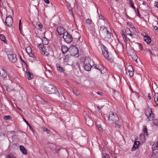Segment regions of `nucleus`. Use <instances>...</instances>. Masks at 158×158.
<instances>
[{"mask_svg":"<svg viewBox=\"0 0 158 158\" xmlns=\"http://www.w3.org/2000/svg\"><path fill=\"white\" fill-rule=\"evenodd\" d=\"M93 66L96 69L100 70V69H101V66L97 65L96 64H94Z\"/></svg>","mask_w":158,"mask_h":158,"instance_id":"nucleus-39","label":"nucleus"},{"mask_svg":"<svg viewBox=\"0 0 158 158\" xmlns=\"http://www.w3.org/2000/svg\"><path fill=\"white\" fill-rule=\"evenodd\" d=\"M5 23L8 27L11 26L12 24L13 21L11 16H9L6 17Z\"/></svg>","mask_w":158,"mask_h":158,"instance_id":"nucleus-10","label":"nucleus"},{"mask_svg":"<svg viewBox=\"0 0 158 158\" xmlns=\"http://www.w3.org/2000/svg\"><path fill=\"white\" fill-rule=\"evenodd\" d=\"M46 132L48 134H49L50 133V131L47 129Z\"/></svg>","mask_w":158,"mask_h":158,"instance_id":"nucleus-58","label":"nucleus"},{"mask_svg":"<svg viewBox=\"0 0 158 158\" xmlns=\"http://www.w3.org/2000/svg\"><path fill=\"white\" fill-rule=\"evenodd\" d=\"M97 94L99 95L102 96V92H97Z\"/></svg>","mask_w":158,"mask_h":158,"instance_id":"nucleus-50","label":"nucleus"},{"mask_svg":"<svg viewBox=\"0 0 158 158\" xmlns=\"http://www.w3.org/2000/svg\"><path fill=\"white\" fill-rule=\"evenodd\" d=\"M104 105H102L101 106H97V108L100 110H101V109H102L103 106H104Z\"/></svg>","mask_w":158,"mask_h":158,"instance_id":"nucleus-47","label":"nucleus"},{"mask_svg":"<svg viewBox=\"0 0 158 158\" xmlns=\"http://www.w3.org/2000/svg\"><path fill=\"white\" fill-rule=\"evenodd\" d=\"M97 127L98 128V130L101 132H102L103 131V129L102 128V127L101 124H98L97 125Z\"/></svg>","mask_w":158,"mask_h":158,"instance_id":"nucleus-33","label":"nucleus"},{"mask_svg":"<svg viewBox=\"0 0 158 158\" xmlns=\"http://www.w3.org/2000/svg\"><path fill=\"white\" fill-rule=\"evenodd\" d=\"M41 129L43 131L45 132L47 131V128L44 127H41Z\"/></svg>","mask_w":158,"mask_h":158,"instance_id":"nucleus-45","label":"nucleus"},{"mask_svg":"<svg viewBox=\"0 0 158 158\" xmlns=\"http://www.w3.org/2000/svg\"><path fill=\"white\" fill-rule=\"evenodd\" d=\"M126 32L127 35H130L132 38L133 37V35L131 33V32L129 28H126Z\"/></svg>","mask_w":158,"mask_h":158,"instance_id":"nucleus-27","label":"nucleus"},{"mask_svg":"<svg viewBox=\"0 0 158 158\" xmlns=\"http://www.w3.org/2000/svg\"><path fill=\"white\" fill-rule=\"evenodd\" d=\"M102 54L103 56L107 60H110V59L109 56L108 51L106 50V48L103 47L102 48Z\"/></svg>","mask_w":158,"mask_h":158,"instance_id":"nucleus-11","label":"nucleus"},{"mask_svg":"<svg viewBox=\"0 0 158 158\" xmlns=\"http://www.w3.org/2000/svg\"><path fill=\"white\" fill-rule=\"evenodd\" d=\"M61 50L63 54L66 53L69 50L68 48L65 45H63L61 46Z\"/></svg>","mask_w":158,"mask_h":158,"instance_id":"nucleus-18","label":"nucleus"},{"mask_svg":"<svg viewBox=\"0 0 158 158\" xmlns=\"http://www.w3.org/2000/svg\"><path fill=\"white\" fill-rule=\"evenodd\" d=\"M68 9L70 11V14L73 17H74V14L73 12V11L72 10V9L71 8L70 6V5L69 4V6H68Z\"/></svg>","mask_w":158,"mask_h":158,"instance_id":"nucleus-30","label":"nucleus"},{"mask_svg":"<svg viewBox=\"0 0 158 158\" xmlns=\"http://www.w3.org/2000/svg\"><path fill=\"white\" fill-rule=\"evenodd\" d=\"M23 120L24 121L26 122V123H27V125H29V124L24 119H23Z\"/></svg>","mask_w":158,"mask_h":158,"instance_id":"nucleus-57","label":"nucleus"},{"mask_svg":"<svg viewBox=\"0 0 158 158\" xmlns=\"http://www.w3.org/2000/svg\"><path fill=\"white\" fill-rule=\"evenodd\" d=\"M26 50L28 54L29 53H31V47L29 46L26 48Z\"/></svg>","mask_w":158,"mask_h":158,"instance_id":"nucleus-31","label":"nucleus"},{"mask_svg":"<svg viewBox=\"0 0 158 158\" xmlns=\"http://www.w3.org/2000/svg\"><path fill=\"white\" fill-rule=\"evenodd\" d=\"M102 158H110L108 154L106 153H104L103 154Z\"/></svg>","mask_w":158,"mask_h":158,"instance_id":"nucleus-41","label":"nucleus"},{"mask_svg":"<svg viewBox=\"0 0 158 158\" xmlns=\"http://www.w3.org/2000/svg\"><path fill=\"white\" fill-rule=\"evenodd\" d=\"M147 51H148V52L150 54H152V52L150 50V49H148V50H147Z\"/></svg>","mask_w":158,"mask_h":158,"instance_id":"nucleus-56","label":"nucleus"},{"mask_svg":"<svg viewBox=\"0 0 158 158\" xmlns=\"http://www.w3.org/2000/svg\"><path fill=\"white\" fill-rule=\"evenodd\" d=\"M65 32L64 31V29L63 28L60 27V34H64V33H65Z\"/></svg>","mask_w":158,"mask_h":158,"instance_id":"nucleus-32","label":"nucleus"},{"mask_svg":"<svg viewBox=\"0 0 158 158\" xmlns=\"http://www.w3.org/2000/svg\"><path fill=\"white\" fill-rule=\"evenodd\" d=\"M99 33L102 38L105 40H108L111 38V33L105 26H102L100 27Z\"/></svg>","mask_w":158,"mask_h":158,"instance_id":"nucleus-1","label":"nucleus"},{"mask_svg":"<svg viewBox=\"0 0 158 158\" xmlns=\"http://www.w3.org/2000/svg\"><path fill=\"white\" fill-rule=\"evenodd\" d=\"M26 73L27 74V78L28 80H31L33 77V75L29 71L27 70Z\"/></svg>","mask_w":158,"mask_h":158,"instance_id":"nucleus-22","label":"nucleus"},{"mask_svg":"<svg viewBox=\"0 0 158 158\" xmlns=\"http://www.w3.org/2000/svg\"><path fill=\"white\" fill-rule=\"evenodd\" d=\"M127 70L129 73V75L130 76L132 77L134 74L133 69L131 66H129L127 67Z\"/></svg>","mask_w":158,"mask_h":158,"instance_id":"nucleus-15","label":"nucleus"},{"mask_svg":"<svg viewBox=\"0 0 158 158\" xmlns=\"http://www.w3.org/2000/svg\"><path fill=\"white\" fill-rule=\"evenodd\" d=\"M152 121L153 124L155 126L158 127V119H154L153 118V120Z\"/></svg>","mask_w":158,"mask_h":158,"instance_id":"nucleus-29","label":"nucleus"},{"mask_svg":"<svg viewBox=\"0 0 158 158\" xmlns=\"http://www.w3.org/2000/svg\"><path fill=\"white\" fill-rule=\"evenodd\" d=\"M0 39L2 41H3L4 43H6V41L5 37L3 35L0 34Z\"/></svg>","mask_w":158,"mask_h":158,"instance_id":"nucleus-28","label":"nucleus"},{"mask_svg":"<svg viewBox=\"0 0 158 158\" xmlns=\"http://www.w3.org/2000/svg\"><path fill=\"white\" fill-rule=\"evenodd\" d=\"M56 31H57V32H58V33L59 34V31H58V27H57V29H56Z\"/></svg>","mask_w":158,"mask_h":158,"instance_id":"nucleus-64","label":"nucleus"},{"mask_svg":"<svg viewBox=\"0 0 158 158\" xmlns=\"http://www.w3.org/2000/svg\"><path fill=\"white\" fill-rule=\"evenodd\" d=\"M63 71H64L62 67H60V72H63Z\"/></svg>","mask_w":158,"mask_h":158,"instance_id":"nucleus-53","label":"nucleus"},{"mask_svg":"<svg viewBox=\"0 0 158 158\" xmlns=\"http://www.w3.org/2000/svg\"><path fill=\"white\" fill-rule=\"evenodd\" d=\"M154 99L155 103L158 105V93L155 94L154 96Z\"/></svg>","mask_w":158,"mask_h":158,"instance_id":"nucleus-26","label":"nucleus"},{"mask_svg":"<svg viewBox=\"0 0 158 158\" xmlns=\"http://www.w3.org/2000/svg\"><path fill=\"white\" fill-rule=\"evenodd\" d=\"M43 44H40L39 45V48L40 50L42 51V54L46 56H47L49 53L48 51V48H46V47H44V45H47L48 44V41L45 38H43L42 39Z\"/></svg>","mask_w":158,"mask_h":158,"instance_id":"nucleus-2","label":"nucleus"},{"mask_svg":"<svg viewBox=\"0 0 158 158\" xmlns=\"http://www.w3.org/2000/svg\"><path fill=\"white\" fill-rule=\"evenodd\" d=\"M152 148L153 151L156 150L158 151V138L154 142Z\"/></svg>","mask_w":158,"mask_h":158,"instance_id":"nucleus-13","label":"nucleus"},{"mask_svg":"<svg viewBox=\"0 0 158 158\" xmlns=\"http://www.w3.org/2000/svg\"><path fill=\"white\" fill-rule=\"evenodd\" d=\"M3 118L5 120H6L8 119H10L11 118L10 116L7 115L6 116H4Z\"/></svg>","mask_w":158,"mask_h":158,"instance_id":"nucleus-36","label":"nucleus"},{"mask_svg":"<svg viewBox=\"0 0 158 158\" xmlns=\"http://www.w3.org/2000/svg\"><path fill=\"white\" fill-rule=\"evenodd\" d=\"M145 114L149 121L153 120L154 118V114L152 112V109L149 107H147L145 110Z\"/></svg>","mask_w":158,"mask_h":158,"instance_id":"nucleus-5","label":"nucleus"},{"mask_svg":"<svg viewBox=\"0 0 158 158\" xmlns=\"http://www.w3.org/2000/svg\"><path fill=\"white\" fill-rule=\"evenodd\" d=\"M116 48L117 50L119 52H122L123 51V47L121 43H119L117 45Z\"/></svg>","mask_w":158,"mask_h":158,"instance_id":"nucleus-20","label":"nucleus"},{"mask_svg":"<svg viewBox=\"0 0 158 158\" xmlns=\"http://www.w3.org/2000/svg\"><path fill=\"white\" fill-rule=\"evenodd\" d=\"M130 4L132 7L134 9H135V7L133 4V2H131Z\"/></svg>","mask_w":158,"mask_h":158,"instance_id":"nucleus-49","label":"nucleus"},{"mask_svg":"<svg viewBox=\"0 0 158 158\" xmlns=\"http://www.w3.org/2000/svg\"><path fill=\"white\" fill-rule=\"evenodd\" d=\"M138 45L139 46V48H142V46L139 43H138Z\"/></svg>","mask_w":158,"mask_h":158,"instance_id":"nucleus-63","label":"nucleus"},{"mask_svg":"<svg viewBox=\"0 0 158 158\" xmlns=\"http://www.w3.org/2000/svg\"><path fill=\"white\" fill-rule=\"evenodd\" d=\"M69 50L71 52V54L75 56L78 53V50L77 48L75 46L71 47L69 49Z\"/></svg>","mask_w":158,"mask_h":158,"instance_id":"nucleus-8","label":"nucleus"},{"mask_svg":"<svg viewBox=\"0 0 158 158\" xmlns=\"http://www.w3.org/2000/svg\"><path fill=\"white\" fill-rule=\"evenodd\" d=\"M155 6L156 7H158V1L156 2Z\"/></svg>","mask_w":158,"mask_h":158,"instance_id":"nucleus-59","label":"nucleus"},{"mask_svg":"<svg viewBox=\"0 0 158 158\" xmlns=\"http://www.w3.org/2000/svg\"><path fill=\"white\" fill-rule=\"evenodd\" d=\"M109 119L115 122L118 120V118L116 114H114L113 112L110 113L109 117Z\"/></svg>","mask_w":158,"mask_h":158,"instance_id":"nucleus-9","label":"nucleus"},{"mask_svg":"<svg viewBox=\"0 0 158 158\" xmlns=\"http://www.w3.org/2000/svg\"><path fill=\"white\" fill-rule=\"evenodd\" d=\"M56 67L57 68H58L57 69L58 70H59V69H58L59 68V65L58 64H56Z\"/></svg>","mask_w":158,"mask_h":158,"instance_id":"nucleus-61","label":"nucleus"},{"mask_svg":"<svg viewBox=\"0 0 158 158\" xmlns=\"http://www.w3.org/2000/svg\"><path fill=\"white\" fill-rule=\"evenodd\" d=\"M46 92L49 94H58V91L56 88L52 85H48L45 88Z\"/></svg>","mask_w":158,"mask_h":158,"instance_id":"nucleus-3","label":"nucleus"},{"mask_svg":"<svg viewBox=\"0 0 158 158\" xmlns=\"http://www.w3.org/2000/svg\"><path fill=\"white\" fill-rule=\"evenodd\" d=\"M123 38V39L125 43H127V40L126 35H123V36H122Z\"/></svg>","mask_w":158,"mask_h":158,"instance_id":"nucleus-42","label":"nucleus"},{"mask_svg":"<svg viewBox=\"0 0 158 158\" xmlns=\"http://www.w3.org/2000/svg\"><path fill=\"white\" fill-rule=\"evenodd\" d=\"M20 151L24 155H26L27 153V150L23 145H20L19 146Z\"/></svg>","mask_w":158,"mask_h":158,"instance_id":"nucleus-17","label":"nucleus"},{"mask_svg":"<svg viewBox=\"0 0 158 158\" xmlns=\"http://www.w3.org/2000/svg\"><path fill=\"white\" fill-rule=\"evenodd\" d=\"M85 118L86 120V122L87 125L89 126H91L93 124V121L90 118L88 115H86L85 116Z\"/></svg>","mask_w":158,"mask_h":158,"instance_id":"nucleus-12","label":"nucleus"},{"mask_svg":"<svg viewBox=\"0 0 158 158\" xmlns=\"http://www.w3.org/2000/svg\"><path fill=\"white\" fill-rule=\"evenodd\" d=\"M148 135L147 129L146 127L143 126V132L139 136V139L140 142L143 143L146 140V137Z\"/></svg>","mask_w":158,"mask_h":158,"instance_id":"nucleus-4","label":"nucleus"},{"mask_svg":"<svg viewBox=\"0 0 158 158\" xmlns=\"http://www.w3.org/2000/svg\"><path fill=\"white\" fill-rule=\"evenodd\" d=\"M7 158H15L12 155H9L7 156Z\"/></svg>","mask_w":158,"mask_h":158,"instance_id":"nucleus-46","label":"nucleus"},{"mask_svg":"<svg viewBox=\"0 0 158 158\" xmlns=\"http://www.w3.org/2000/svg\"><path fill=\"white\" fill-rule=\"evenodd\" d=\"M0 76L2 78H4L6 76V73L4 69L0 68Z\"/></svg>","mask_w":158,"mask_h":158,"instance_id":"nucleus-16","label":"nucleus"},{"mask_svg":"<svg viewBox=\"0 0 158 158\" xmlns=\"http://www.w3.org/2000/svg\"><path fill=\"white\" fill-rule=\"evenodd\" d=\"M100 70L101 71V73L102 74L104 73L105 72H106V69H102L101 70Z\"/></svg>","mask_w":158,"mask_h":158,"instance_id":"nucleus-48","label":"nucleus"},{"mask_svg":"<svg viewBox=\"0 0 158 158\" xmlns=\"http://www.w3.org/2000/svg\"><path fill=\"white\" fill-rule=\"evenodd\" d=\"M91 66H92L91 64H85L84 65V69L88 71L90 69Z\"/></svg>","mask_w":158,"mask_h":158,"instance_id":"nucleus-24","label":"nucleus"},{"mask_svg":"<svg viewBox=\"0 0 158 158\" xmlns=\"http://www.w3.org/2000/svg\"><path fill=\"white\" fill-rule=\"evenodd\" d=\"M45 74L47 77L49 78L52 76V74L51 71L49 70H46Z\"/></svg>","mask_w":158,"mask_h":158,"instance_id":"nucleus-21","label":"nucleus"},{"mask_svg":"<svg viewBox=\"0 0 158 158\" xmlns=\"http://www.w3.org/2000/svg\"><path fill=\"white\" fill-rule=\"evenodd\" d=\"M37 24H38L37 25H38V26L39 27V28H38L40 30V31H41L42 30L41 28L43 27V26H42V24L39 23H38Z\"/></svg>","mask_w":158,"mask_h":158,"instance_id":"nucleus-40","label":"nucleus"},{"mask_svg":"<svg viewBox=\"0 0 158 158\" xmlns=\"http://www.w3.org/2000/svg\"><path fill=\"white\" fill-rule=\"evenodd\" d=\"M142 35L143 36V39L144 41L148 44H150L151 41V39L149 36L147 35H144L142 34Z\"/></svg>","mask_w":158,"mask_h":158,"instance_id":"nucleus-14","label":"nucleus"},{"mask_svg":"<svg viewBox=\"0 0 158 158\" xmlns=\"http://www.w3.org/2000/svg\"><path fill=\"white\" fill-rule=\"evenodd\" d=\"M8 58L12 63H15L17 60V58L15 54L13 53H11L8 55Z\"/></svg>","mask_w":158,"mask_h":158,"instance_id":"nucleus-7","label":"nucleus"},{"mask_svg":"<svg viewBox=\"0 0 158 158\" xmlns=\"http://www.w3.org/2000/svg\"><path fill=\"white\" fill-rule=\"evenodd\" d=\"M89 29L90 30H91V31H93L94 30V27H93V26H92V27H91Z\"/></svg>","mask_w":158,"mask_h":158,"instance_id":"nucleus-54","label":"nucleus"},{"mask_svg":"<svg viewBox=\"0 0 158 158\" xmlns=\"http://www.w3.org/2000/svg\"><path fill=\"white\" fill-rule=\"evenodd\" d=\"M28 54L29 55V56L31 57H33V54L31 52V53H29Z\"/></svg>","mask_w":158,"mask_h":158,"instance_id":"nucleus-52","label":"nucleus"},{"mask_svg":"<svg viewBox=\"0 0 158 158\" xmlns=\"http://www.w3.org/2000/svg\"><path fill=\"white\" fill-rule=\"evenodd\" d=\"M86 22L87 24H91L92 23V20L89 19H88L86 20Z\"/></svg>","mask_w":158,"mask_h":158,"instance_id":"nucleus-38","label":"nucleus"},{"mask_svg":"<svg viewBox=\"0 0 158 158\" xmlns=\"http://www.w3.org/2000/svg\"><path fill=\"white\" fill-rule=\"evenodd\" d=\"M44 2L46 3L47 4H49V2L48 0H44Z\"/></svg>","mask_w":158,"mask_h":158,"instance_id":"nucleus-51","label":"nucleus"},{"mask_svg":"<svg viewBox=\"0 0 158 158\" xmlns=\"http://www.w3.org/2000/svg\"><path fill=\"white\" fill-rule=\"evenodd\" d=\"M99 18L100 19H101L102 20V21L104 22L105 23H106V22H105V20L104 19V18L103 16L102 15H100L99 16Z\"/></svg>","mask_w":158,"mask_h":158,"instance_id":"nucleus-35","label":"nucleus"},{"mask_svg":"<svg viewBox=\"0 0 158 158\" xmlns=\"http://www.w3.org/2000/svg\"><path fill=\"white\" fill-rule=\"evenodd\" d=\"M73 92L74 94L76 95H78L79 94V93H78V92L77 90H73Z\"/></svg>","mask_w":158,"mask_h":158,"instance_id":"nucleus-43","label":"nucleus"},{"mask_svg":"<svg viewBox=\"0 0 158 158\" xmlns=\"http://www.w3.org/2000/svg\"><path fill=\"white\" fill-rule=\"evenodd\" d=\"M158 151L156 152L155 153L154 151L153 152L151 155V158H156L158 157Z\"/></svg>","mask_w":158,"mask_h":158,"instance_id":"nucleus-25","label":"nucleus"},{"mask_svg":"<svg viewBox=\"0 0 158 158\" xmlns=\"http://www.w3.org/2000/svg\"><path fill=\"white\" fill-rule=\"evenodd\" d=\"M63 38L64 40L66 43H69L73 40V37L72 35L66 32L64 34H60V38Z\"/></svg>","mask_w":158,"mask_h":158,"instance_id":"nucleus-6","label":"nucleus"},{"mask_svg":"<svg viewBox=\"0 0 158 158\" xmlns=\"http://www.w3.org/2000/svg\"><path fill=\"white\" fill-rule=\"evenodd\" d=\"M75 39L77 40L78 42L82 41V39H80L81 35L79 33L77 32L75 35Z\"/></svg>","mask_w":158,"mask_h":158,"instance_id":"nucleus-19","label":"nucleus"},{"mask_svg":"<svg viewBox=\"0 0 158 158\" xmlns=\"http://www.w3.org/2000/svg\"><path fill=\"white\" fill-rule=\"evenodd\" d=\"M132 58L133 60L135 61H136L137 59V56L136 54H133L132 56Z\"/></svg>","mask_w":158,"mask_h":158,"instance_id":"nucleus-34","label":"nucleus"},{"mask_svg":"<svg viewBox=\"0 0 158 158\" xmlns=\"http://www.w3.org/2000/svg\"><path fill=\"white\" fill-rule=\"evenodd\" d=\"M22 24L21 23V20H19V29L20 33H22L21 29H22Z\"/></svg>","mask_w":158,"mask_h":158,"instance_id":"nucleus-37","label":"nucleus"},{"mask_svg":"<svg viewBox=\"0 0 158 158\" xmlns=\"http://www.w3.org/2000/svg\"><path fill=\"white\" fill-rule=\"evenodd\" d=\"M140 144V142L139 141H135L133 148H134L135 149L139 147Z\"/></svg>","mask_w":158,"mask_h":158,"instance_id":"nucleus-23","label":"nucleus"},{"mask_svg":"<svg viewBox=\"0 0 158 158\" xmlns=\"http://www.w3.org/2000/svg\"><path fill=\"white\" fill-rule=\"evenodd\" d=\"M127 25L131 27L132 28L134 27V26L132 24L129 22H128L127 23Z\"/></svg>","mask_w":158,"mask_h":158,"instance_id":"nucleus-44","label":"nucleus"},{"mask_svg":"<svg viewBox=\"0 0 158 158\" xmlns=\"http://www.w3.org/2000/svg\"><path fill=\"white\" fill-rule=\"evenodd\" d=\"M153 28H154V29H155V30H157V29H158V27L156 26L154 27Z\"/></svg>","mask_w":158,"mask_h":158,"instance_id":"nucleus-55","label":"nucleus"},{"mask_svg":"<svg viewBox=\"0 0 158 158\" xmlns=\"http://www.w3.org/2000/svg\"><path fill=\"white\" fill-rule=\"evenodd\" d=\"M115 127L117 128H119L120 126L119 124H116L115 125Z\"/></svg>","mask_w":158,"mask_h":158,"instance_id":"nucleus-60","label":"nucleus"},{"mask_svg":"<svg viewBox=\"0 0 158 158\" xmlns=\"http://www.w3.org/2000/svg\"><path fill=\"white\" fill-rule=\"evenodd\" d=\"M121 34H122V36H123V35H125V34H124V31H121Z\"/></svg>","mask_w":158,"mask_h":158,"instance_id":"nucleus-62","label":"nucleus"}]
</instances>
